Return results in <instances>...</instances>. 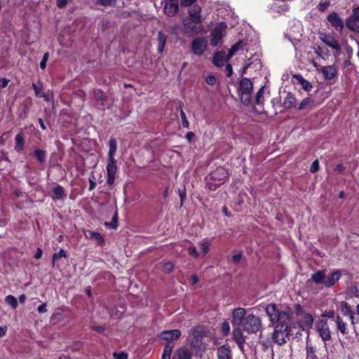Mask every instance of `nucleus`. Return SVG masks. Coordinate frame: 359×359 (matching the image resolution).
Returning a JSON list of instances; mask_svg holds the SVG:
<instances>
[{
  "label": "nucleus",
  "mask_w": 359,
  "mask_h": 359,
  "mask_svg": "<svg viewBox=\"0 0 359 359\" xmlns=\"http://www.w3.org/2000/svg\"><path fill=\"white\" fill-rule=\"evenodd\" d=\"M265 311L271 323H276L273 332L274 342L278 346L285 344L292 335V309L287 305L271 303L266 306Z\"/></svg>",
  "instance_id": "1"
},
{
  "label": "nucleus",
  "mask_w": 359,
  "mask_h": 359,
  "mask_svg": "<svg viewBox=\"0 0 359 359\" xmlns=\"http://www.w3.org/2000/svg\"><path fill=\"white\" fill-rule=\"evenodd\" d=\"M231 323L241 326L248 334H256L262 330V318L253 313H247L245 308L239 307L232 311Z\"/></svg>",
  "instance_id": "2"
},
{
  "label": "nucleus",
  "mask_w": 359,
  "mask_h": 359,
  "mask_svg": "<svg viewBox=\"0 0 359 359\" xmlns=\"http://www.w3.org/2000/svg\"><path fill=\"white\" fill-rule=\"evenodd\" d=\"M109 151L107 154V181L108 185H112L116 180V174L117 172L118 167L117 162L114 158L117 149V143L114 137H111L109 141Z\"/></svg>",
  "instance_id": "3"
},
{
  "label": "nucleus",
  "mask_w": 359,
  "mask_h": 359,
  "mask_svg": "<svg viewBox=\"0 0 359 359\" xmlns=\"http://www.w3.org/2000/svg\"><path fill=\"white\" fill-rule=\"evenodd\" d=\"M228 175L227 171L222 167H219L206 177V184L211 190H215L224 183Z\"/></svg>",
  "instance_id": "4"
},
{
  "label": "nucleus",
  "mask_w": 359,
  "mask_h": 359,
  "mask_svg": "<svg viewBox=\"0 0 359 359\" xmlns=\"http://www.w3.org/2000/svg\"><path fill=\"white\" fill-rule=\"evenodd\" d=\"M253 84L250 79L243 78L240 81L238 93L243 104H248L250 102Z\"/></svg>",
  "instance_id": "5"
},
{
  "label": "nucleus",
  "mask_w": 359,
  "mask_h": 359,
  "mask_svg": "<svg viewBox=\"0 0 359 359\" xmlns=\"http://www.w3.org/2000/svg\"><path fill=\"white\" fill-rule=\"evenodd\" d=\"M318 34L320 41L325 45L338 53L341 51V46L332 34L318 32Z\"/></svg>",
  "instance_id": "6"
},
{
  "label": "nucleus",
  "mask_w": 359,
  "mask_h": 359,
  "mask_svg": "<svg viewBox=\"0 0 359 359\" xmlns=\"http://www.w3.org/2000/svg\"><path fill=\"white\" fill-rule=\"evenodd\" d=\"M227 26L226 22H222L211 32L210 44L216 46L225 35Z\"/></svg>",
  "instance_id": "7"
},
{
  "label": "nucleus",
  "mask_w": 359,
  "mask_h": 359,
  "mask_svg": "<svg viewBox=\"0 0 359 359\" xmlns=\"http://www.w3.org/2000/svg\"><path fill=\"white\" fill-rule=\"evenodd\" d=\"M208 46V41L203 37H197L193 40L191 44V51L194 55H201L204 53Z\"/></svg>",
  "instance_id": "8"
},
{
  "label": "nucleus",
  "mask_w": 359,
  "mask_h": 359,
  "mask_svg": "<svg viewBox=\"0 0 359 359\" xmlns=\"http://www.w3.org/2000/svg\"><path fill=\"white\" fill-rule=\"evenodd\" d=\"M316 330L323 341H328L331 339V332L328 323L325 320H320L316 324Z\"/></svg>",
  "instance_id": "9"
},
{
  "label": "nucleus",
  "mask_w": 359,
  "mask_h": 359,
  "mask_svg": "<svg viewBox=\"0 0 359 359\" xmlns=\"http://www.w3.org/2000/svg\"><path fill=\"white\" fill-rule=\"evenodd\" d=\"M200 22H194L189 17H186L182 20V25L184 33L197 34L202 31V27L197 25Z\"/></svg>",
  "instance_id": "10"
},
{
  "label": "nucleus",
  "mask_w": 359,
  "mask_h": 359,
  "mask_svg": "<svg viewBox=\"0 0 359 359\" xmlns=\"http://www.w3.org/2000/svg\"><path fill=\"white\" fill-rule=\"evenodd\" d=\"M327 20L330 23L331 26L337 31H342L344 28V21L337 13L332 12L330 13L327 17Z\"/></svg>",
  "instance_id": "11"
},
{
  "label": "nucleus",
  "mask_w": 359,
  "mask_h": 359,
  "mask_svg": "<svg viewBox=\"0 0 359 359\" xmlns=\"http://www.w3.org/2000/svg\"><path fill=\"white\" fill-rule=\"evenodd\" d=\"M181 336V331L180 330L175 329L172 330H165L163 331L160 334V338L161 339L172 341V340L177 339L180 338Z\"/></svg>",
  "instance_id": "12"
},
{
  "label": "nucleus",
  "mask_w": 359,
  "mask_h": 359,
  "mask_svg": "<svg viewBox=\"0 0 359 359\" xmlns=\"http://www.w3.org/2000/svg\"><path fill=\"white\" fill-rule=\"evenodd\" d=\"M179 8L177 0H168L164 6V13L168 16H174Z\"/></svg>",
  "instance_id": "13"
},
{
  "label": "nucleus",
  "mask_w": 359,
  "mask_h": 359,
  "mask_svg": "<svg viewBox=\"0 0 359 359\" xmlns=\"http://www.w3.org/2000/svg\"><path fill=\"white\" fill-rule=\"evenodd\" d=\"M217 359H232V351L228 344H224L217 348Z\"/></svg>",
  "instance_id": "14"
},
{
  "label": "nucleus",
  "mask_w": 359,
  "mask_h": 359,
  "mask_svg": "<svg viewBox=\"0 0 359 359\" xmlns=\"http://www.w3.org/2000/svg\"><path fill=\"white\" fill-rule=\"evenodd\" d=\"M201 8L198 5H194L189 11V17L194 22H201L202 18L201 15Z\"/></svg>",
  "instance_id": "15"
},
{
  "label": "nucleus",
  "mask_w": 359,
  "mask_h": 359,
  "mask_svg": "<svg viewBox=\"0 0 359 359\" xmlns=\"http://www.w3.org/2000/svg\"><path fill=\"white\" fill-rule=\"evenodd\" d=\"M226 53L224 51L217 52L213 57V63L217 67H222L225 62H227L228 56L226 57Z\"/></svg>",
  "instance_id": "16"
},
{
  "label": "nucleus",
  "mask_w": 359,
  "mask_h": 359,
  "mask_svg": "<svg viewBox=\"0 0 359 359\" xmlns=\"http://www.w3.org/2000/svg\"><path fill=\"white\" fill-rule=\"evenodd\" d=\"M322 73L326 80H331L336 76L337 71L334 66L329 65L322 68Z\"/></svg>",
  "instance_id": "17"
},
{
  "label": "nucleus",
  "mask_w": 359,
  "mask_h": 359,
  "mask_svg": "<svg viewBox=\"0 0 359 359\" xmlns=\"http://www.w3.org/2000/svg\"><path fill=\"white\" fill-rule=\"evenodd\" d=\"M340 273L335 271L330 274L327 278L325 277V287H330L335 285L340 278Z\"/></svg>",
  "instance_id": "18"
},
{
  "label": "nucleus",
  "mask_w": 359,
  "mask_h": 359,
  "mask_svg": "<svg viewBox=\"0 0 359 359\" xmlns=\"http://www.w3.org/2000/svg\"><path fill=\"white\" fill-rule=\"evenodd\" d=\"M172 359H191V353L186 348L181 347L175 351Z\"/></svg>",
  "instance_id": "19"
},
{
  "label": "nucleus",
  "mask_w": 359,
  "mask_h": 359,
  "mask_svg": "<svg viewBox=\"0 0 359 359\" xmlns=\"http://www.w3.org/2000/svg\"><path fill=\"white\" fill-rule=\"evenodd\" d=\"M168 36L165 34H164L163 32L160 31L158 32L157 35V50L158 53H162L164 50L166 41H167Z\"/></svg>",
  "instance_id": "20"
},
{
  "label": "nucleus",
  "mask_w": 359,
  "mask_h": 359,
  "mask_svg": "<svg viewBox=\"0 0 359 359\" xmlns=\"http://www.w3.org/2000/svg\"><path fill=\"white\" fill-rule=\"evenodd\" d=\"M325 270H319L311 275V280L317 284H323L325 286Z\"/></svg>",
  "instance_id": "21"
},
{
  "label": "nucleus",
  "mask_w": 359,
  "mask_h": 359,
  "mask_svg": "<svg viewBox=\"0 0 359 359\" xmlns=\"http://www.w3.org/2000/svg\"><path fill=\"white\" fill-rule=\"evenodd\" d=\"M306 359H323L316 354V349L311 344L306 343Z\"/></svg>",
  "instance_id": "22"
},
{
  "label": "nucleus",
  "mask_w": 359,
  "mask_h": 359,
  "mask_svg": "<svg viewBox=\"0 0 359 359\" xmlns=\"http://www.w3.org/2000/svg\"><path fill=\"white\" fill-rule=\"evenodd\" d=\"M296 102L297 100L294 95L291 93H288L283 102V107L286 109H290L294 107Z\"/></svg>",
  "instance_id": "23"
},
{
  "label": "nucleus",
  "mask_w": 359,
  "mask_h": 359,
  "mask_svg": "<svg viewBox=\"0 0 359 359\" xmlns=\"http://www.w3.org/2000/svg\"><path fill=\"white\" fill-rule=\"evenodd\" d=\"M32 88L34 90V93L36 97H43L47 102L50 101L49 95L46 93L41 92V89L42 88L41 83H39V85H38L33 83Z\"/></svg>",
  "instance_id": "24"
},
{
  "label": "nucleus",
  "mask_w": 359,
  "mask_h": 359,
  "mask_svg": "<svg viewBox=\"0 0 359 359\" xmlns=\"http://www.w3.org/2000/svg\"><path fill=\"white\" fill-rule=\"evenodd\" d=\"M335 323L337 324V330L344 335L347 334V324L344 321L342 318L339 316H337L335 318Z\"/></svg>",
  "instance_id": "25"
},
{
  "label": "nucleus",
  "mask_w": 359,
  "mask_h": 359,
  "mask_svg": "<svg viewBox=\"0 0 359 359\" xmlns=\"http://www.w3.org/2000/svg\"><path fill=\"white\" fill-rule=\"evenodd\" d=\"M174 346L175 344L172 341L167 342L164 346L161 359H170Z\"/></svg>",
  "instance_id": "26"
},
{
  "label": "nucleus",
  "mask_w": 359,
  "mask_h": 359,
  "mask_svg": "<svg viewBox=\"0 0 359 359\" xmlns=\"http://www.w3.org/2000/svg\"><path fill=\"white\" fill-rule=\"evenodd\" d=\"M94 96L97 101V107L101 108L104 105V102L106 100L104 93L100 90H96L94 91Z\"/></svg>",
  "instance_id": "27"
},
{
  "label": "nucleus",
  "mask_w": 359,
  "mask_h": 359,
  "mask_svg": "<svg viewBox=\"0 0 359 359\" xmlns=\"http://www.w3.org/2000/svg\"><path fill=\"white\" fill-rule=\"evenodd\" d=\"M85 236L88 238H92L97 241L98 243H104V240L103 236L97 232H94L92 231H87L85 233Z\"/></svg>",
  "instance_id": "28"
},
{
  "label": "nucleus",
  "mask_w": 359,
  "mask_h": 359,
  "mask_svg": "<svg viewBox=\"0 0 359 359\" xmlns=\"http://www.w3.org/2000/svg\"><path fill=\"white\" fill-rule=\"evenodd\" d=\"M346 26L354 32L359 31V19L358 18L347 19Z\"/></svg>",
  "instance_id": "29"
},
{
  "label": "nucleus",
  "mask_w": 359,
  "mask_h": 359,
  "mask_svg": "<svg viewBox=\"0 0 359 359\" xmlns=\"http://www.w3.org/2000/svg\"><path fill=\"white\" fill-rule=\"evenodd\" d=\"M15 149L17 151H20L24 149L25 147V140L22 133H18L15 136Z\"/></svg>",
  "instance_id": "30"
},
{
  "label": "nucleus",
  "mask_w": 359,
  "mask_h": 359,
  "mask_svg": "<svg viewBox=\"0 0 359 359\" xmlns=\"http://www.w3.org/2000/svg\"><path fill=\"white\" fill-rule=\"evenodd\" d=\"M243 46L244 42L243 41H239L233 46H232V47L229 50L228 59L232 57L239 50L243 49Z\"/></svg>",
  "instance_id": "31"
},
{
  "label": "nucleus",
  "mask_w": 359,
  "mask_h": 359,
  "mask_svg": "<svg viewBox=\"0 0 359 359\" xmlns=\"http://www.w3.org/2000/svg\"><path fill=\"white\" fill-rule=\"evenodd\" d=\"M334 5L331 0H320L317 6L318 11L323 13L331 6Z\"/></svg>",
  "instance_id": "32"
},
{
  "label": "nucleus",
  "mask_w": 359,
  "mask_h": 359,
  "mask_svg": "<svg viewBox=\"0 0 359 359\" xmlns=\"http://www.w3.org/2000/svg\"><path fill=\"white\" fill-rule=\"evenodd\" d=\"M294 77L297 79L298 82L302 85V88L306 91H309L312 88L311 83L304 79L301 75H294Z\"/></svg>",
  "instance_id": "33"
},
{
  "label": "nucleus",
  "mask_w": 359,
  "mask_h": 359,
  "mask_svg": "<svg viewBox=\"0 0 359 359\" xmlns=\"http://www.w3.org/2000/svg\"><path fill=\"white\" fill-rule=\"evenodd\" d=\"M34 154L40 163H43L46 159V151L42 149H36Z\"/></svg>",
  "instance_id": "34"
},
{
  "label": "nucleus",
  "mask_w": 359,
  "mask_h": 359,
  "mask_svg": "<svg viewBox=\"0 0 359 359\" xmlns=\"http://www.w3.org/2000/svg\"><path fill=\"white\" fill-rule=\"evenodd\" d=\"M199 245L201 253L203 256L206 255L209 252L210 242L207 239H203L200 242Z\"/></svg>",
  "instance_id": "35"
},
{
  "label": "nucleus",
  "mask_w": 359,
  "mask_h": 359,
  "mask_svg": "<svg viewBox=\"0 0 359 359\" xmlns=\"http://www.w3.org/2000/svg\"><path fill=\"white\" fill-rule=\"evenodd\" d=\"M53 192L55 195V197L58 200L62 199L65 196L64 188L60 185H57L55 187H54Z\"/></svg>",
  "instance_id": "36"
},
{
  "label": "nucleus",
  "mask_w": 359,
  "mask_h": 359,
  "mask_svg": "<svg viewBox=\"0 0 359 359\" xmlns=\"http://www.w3.org/2000/svg\"><path fill=\"white\" fill-rule=\"evenodd\" d=\"M104 226L112 229H116L118 226V212L115 211L111 222H104Z\"/></svg>",
  "instance_id": "37"
},
{
  "label": "nucleus",
  "mask_w": 359,
  "mask_h": 359,
  "mask_svg": "<svg viewBox=\"0 0 359 359\" xmlns=\"http://www.w3.org/2000/svg\"><path fill=\"white\" fill-rule=\"evenodd\" d=\"M67 252L63 249H61L58 252L54 253L53 255L52 266L54 267L55 261L58 260L61 257H67Z\"/></svg>",
  "instance_id": "38"
},
{
  "label": "nucleus",
  "mask_w": 359,
  "mask_h": 359,
  "mask_svg": "<svg viewBox=\"0 0 359 359\" xmlns=\"http://www.w3.org/2000/svg\"><path fill=\"white\" fill-rule=\"evenodd\" d=\"M5 301L13 309H16L18 307L17 299L13 295H11V294L8 295L6 297Z\"/></svg>",
  "instance_id": "39"
},
{
  "label": "nucleus",
  "mask_w": 359,
  "mask_h": 359,
  "mask_svg": "<svg viewBox=\"0 0 359 359\" xmlns=\"http://www.w3.org/2000/svg\"><path fill=\"white\" fill-rule=\"evenodd\" d=\"M264 86H262L257 91L255 96V102L257 104L259 105L263 103V93H264Z\"/></svg>",
  "instance_id": "40"
},
{
  "label": "nucleus",
  "mask_w": 359,
  "mask_h": 359,
  "mask_svg": "<svg viewBox=\"0 0 359 359\" xmlns=\"http://www.w3.org/2000/svg\"><path fill=\"white\" fill-rule=\"evenodd\" d=\"M303 321L306 326L311 327L313 323V318L311 314L306 313L304 316Z\"/></svg>",
  "instance_id": "41"
},
{
  "label": "nucleus",
  "mask_w": 359,
  "mask_h": 359,
  "mask_svg": "<svg viewBox=\"0 0 359 359\" xmlns=\"http://www.w3.org/2000/svg\"><path fill=\"white\" fill-rule=\"evenodd\" d=\"M202 343V336L197 334L194 337L193 340L191 341V344L194 347H198Z\"/></svg>",
  "instance_id": "42"
},
{
  "label": "nucleus",
  "mask_w": 359,
  "mask_h": 359,
  "mask_svg": "<svg viewBox=\"0 0 359 359\" xmlns=\"http://www.w3.org/2000/svg\"><path fill=\"white\" fill-rule=\"evenodd\" d=\"M314 53L322 58H325V56H327V53H325L322 47L318 46L313 47Z\"/></svg>",
  "instance_id": "43"
},
{
  "label": "nucleus",
  "mask_w": 359,
  "mask_h": 359,
  "mask_svg": "<svg viewBox=\"0 0 359 359\" xmlns=\"http://www.w3.org/2000/svg\"><path fill=\"white\" fill-rule=\"evenodd\" d=\"M313 102V101L311 98H305L301 102L299 106V109H304L311 105Z\"/></svg>",
  "instance_id": "44"
},
{
  "label": "nucleus",
  "mask_w": 359,
  "mask_h": 359,
  "mask_svg": "<svg viewBox=\"0 0 359 359\" xmlns=\"http://www.w3.org/2000/svg\"><path fill=\"white\" fill-rule=\"evenodd\" d=\"M187 251L189 255L194 258H198L199 256V253L194 245L189 247Z\"/></svg>",
  "instance_id": "45"
},
{
  "label": "nucleus",
  "mask_w": 359,
  "mask_h": 359,
  "mask_svg": "<svg viewBox=\"0 0 359 359\" xmlns=\"http://www.w3.org/2000/svg\"><path fill=\"white\" fill-rule=\"evenodd\" d=\"M180 116H181V118H182V126L184 128H188L189 126V121H188V120L187 118L186 114H185L184 111H183V109H181Z\"/></svg>",
  "instance_id": "46"
},
{
  "label": "nucleus",
  "mask_w": 359,
  "mask_h": 359,
  "mask_svg": "<svg viewBox=\"0 0 359 359\" xmlns=\"http://www.w3.org/2000/svg\"><path fill=\"white\" fill-rule=\"evenodd\" d=\"M114 359H128V354L123 351L114 352Z\"/></svg>",
  "instance_id": "47"
},
{
  "label": "nucleus",
  "mask_w": 359,
  "mask_h": 359,
  "mask_svg": "<svg viewBox=\"0 0 359 359\" xmlns=\"http://www.w3.org/2000/svg\"><path fill=\"white\" fill-rule=\"evenodd\" d=\"M49 58V53H45L43 55L42 60L40 62V67L41 69H44L46 67V62Z\"/></svg>",
  "instance_id": "48"
},
{
  "label": "nucleus",
  "mask_w": 359,
  "mask_h": 359,
  "mask_svg": "<svg viewBox=\"0 0 359 359\" xmlns=\"http://www.w3.org/2000/svg\"><path fill=\"white\" fill-rule=\"evenodd\" d=\"M116 0H97V4L102 6H111L116 4Z\"/></svg>",
  "instance_id": "49"
},
{
  "label": "nucleus",
  "mask_w": 359,
  "mask_h": 359,
  "mask_svg": "<svg viewBox=\"0 0 359 359\" xmlns=\"http://www.w3.org/2000/svg\"><path fill=\"white\" fill-rule=\"evenodd\" d=\"M178 194H179V196H180V201H181L180 206L182 207L183 205L184 201L186 199V197H187L186 189H184L182 190L179 189Z\"/></svg>",
  "instance_id": "50"
},
{
  "label": "nucleus",
  "mask_w": 359,
  "mask_h": 359,
  "mask_svg": "<svg viewBox=\"0 0 359 359\" xmlns=\"http://www.w3.org/2000/svg\"><path fill=\"white\" fill-rule=\"evenodd\" d=\"M243 330L242 328H238L233 331V336L235 341L238 340V338L243 337Z\"/></svg>",
  "instance_id": "51"
},
{
  "label": "nucleus",
  "mask_w": 359,
  "mask_h": 359,
  "mask_svg": "<svg viewBox=\"0 0 359 359\" xmlns=\"http://www.w3.org/2000/svg\"><path fill=\"white\" fill-rule=\"evenodd\" d=\"M173 267H174V265H173L172 263H171V262H166L163 266V270L165 273H170L172 271V269H173Z\"/></svg>",
  "instance_id": "52"
},
{
  "label": "nucleus",
  "mask_w": 359,
  "mask_h": 359,
  "mask_svg": "<svg viewBox=\"0 0 359 359\" xmlns=\"http://www.w3.org/2000/svg\"><path fill=\"white\" fill-rule=\"evenodd\" d=\"M319 170V161L318 160L314 161L310 168V171L312 173L317 172Z\"/></svg>",
  "instance_id": "53"
},
{
  "label": "nucleus",
  "mask_w": 359,
  "mask_h": 359,
  "mask_svg": "<svg viewBox=\"0 0 359 359\" xmlns=\"http://www.w3.org/2000/svg\"><path fill=\"white\" fill-rule=\"evenodd\" d=\"M222 332L224 335H227L230 331V326L228 322H224L222 326Z\"/></svg>",
  "instance_id": "54"
},
{
  "label": "nucleus",
  "mask_w": 359,
  "mask_h": 359,
  "mask_svg": "<svg viewBox=\"0 0 359 359\" xmlns=\"http://www.w3.org/2000/svg\"><path fill=\"white\" fill-rule=\"evenodd\" d=\"M206 82L209 85H214L216 83V78L212 75H209L206 77Z\"/></svg>",
  "instance_id": "55"
},
{
  "label": "nucleus",
  "mask_w": 359,
  "mask_h": 359,
  "mask_svg": "<svg viewBox=\"0 0 359 359\" xmlns=\"http://www.w3.org/2000/svg\"><path fill=\"white\" fill-rule=\"evenodd\" d=\"M90 328H91V330H95L100 333H102L105 330V327H104V326L93 325V326H91Z\"/></svg>",
  "instance_id": "56"
},
{
  "label": "nucleus",
  "mask_w": 359,
  "mask_h": 359,
  "mask_svg": "<svg viewBox=\"0 0 359 359\" xmlns=\"http://www.w3.org/2000/svg\"><path fill=\"white\" fill-rule=\"evenodd\" d=\"M196 0H182L181 6L188 7L191 6Z\"/></svg>",
  "instance_id": "57"
},
{
  "label": "nucleus",
  "mask_w": 359,
  "mask_h": 359,
  "mask_svg": "<svg viewBox=\"0 0 359 359\" xmlns=\"http://www.w3.org/2000/svg\"><path fill=\"white\" fill-rule=\"evenodd\" d=\"M56 4L58 8H65L67 4V0H57Z\"/></svg>",
  "instance_id": "58"
},
{
  "label": "nucleus",
  "mask_w": 359,
  "mask_h": 359,
  "mask_svg": "<svg viewBox=\"0 0 359 359\" xmlns=\"http://www.w3.org/2000/svg\"><path fill=\"white\" fill-rule=\"evenodd\" d=\"M236 342L238 344V347L241 349H243V344L245 343V337H244V336L243 337L238 338V340H236Z\"/></svg>",
  "instance_id": "59"
},
{
  "label": "nucleus",
  "mask_w": 359,
  "mask_h": 359,
  "mask_svg": "<svg viewBox=\"0 0 359 359\" xmlns=\"http://www.w3.org/2000/svg\"><path fill=\"white\" fill-rule=\"evenodd\" d=\"M242 258V255L241 253L234 255L232 257V260L234 263L238 264L241 262Z\"/></svg>",
  "instance_id": "60"
},
{
  "label": "nucleus",
  "mask_w": 359,
  "mask_h": 359,
  "mask_svg": "<svg viewBox=\"0 0 359 359\" xmlns=\"http://www.w3.org/2000/svg\"><path fill=\"white\" fill-rule=\"evenodd\" d=\"M88 181H89V184H90L88 190L92 191L95 188L96 182H95V180L93 179H91V178H89Z\"/></svg>",
  "instance_id": "61"
},
{
  "label": "nucleus",
  "mask_w": 359,
  "mask_h": 359,
  "mask_svg": "<svg viewBox=\"0 0 359 359\" xmlns=\"http://www.w3.org/2000/svg\"><path fill=\"white\" fill-rule=\"evenodd\" d=\"M37 311L39 313H46L47 311L46 304H42L39 305L37 308Z\"/></svg>",
  "instance_id": "62"
},
{
  "label": "nucleus",
  "mask_w": 359,
  "mask_h": 359,
  "mask_svg": "<svg viewBox=\"0 0 359 359\" xmlns=\"http://www.w3.org/2000/svg\"><path fill=\"white\" fill-rule=\"evenodd\" d=\"M8 80L6 79H0V88H4L7 86Z\"/></svg>",
  "instance_id": "63"
},
{
  "label": "nucleus",
  "mask_w": 359,
  "mask_h": 359,
  "mask_svg": "<svg viewBox=\"0 0 359 359\" xmlns=\"http://www.w3.org/2000/svg\"><path fill=\"white\" fill-rule=\"evenodd\" d=\"M226 69L228 72L227 76L228 77L231 76L233 74V69H232L231 65L230 64H227L226 66Z\"/></svg>",
  "instance_id": "64"
}]
</instances>
